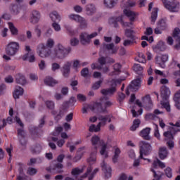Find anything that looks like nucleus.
I'll list each match as a JSON object with an SVG mask.
<instances>
[{
	"label": "nucleus",
	"instance_id": "1",
	"mask_svg": "<svg viewBox=\"0 0 180 180\" xmlns=\"http://www.w3.org/2000/svg\"><path fill=\"white\" fill-rule=\"evenodd\" d=\"M71 53V47L65 48L63 44H58L52 51L51 58L52 60H64Z\"/></svg>",
	"mask_w": 180,
	"mask_h": 180
},
{
	"label": "nucleus",
	"instance_id": "2",
	"mask_svg": "<svg viewBox=\"0 0 180 180\" xmlns=\"http://www.w3.org/2000/svg\"><path fill=\"white\" fill-rule=\"evenodd\" d=\"M75 102H77L75 97H71L68 102L63 103L59 108V112L58 114L54 117V120L58 123V121L61 120V118L63 117V116H65V113H67V110L68 109V104L74 106Z\"/></svg>",
	"mask_w": 180,
	"mask_h": 180
},
{
	"label": "nucleus",
	"instance_id": "3",
	"mask_svg": "<svg viewBox=\"0 0 180 180\" xmlns=\"http://www.w3.org/2000/svg\"><path fill=\"white\" fill-rule=\"evenodd\" d=\"M91 144L94 146V148L91 149V153L90 154L89 158L87 160L88 162L93 164L96 161V154L98 153V143L101 141L99 136L95 135L91 138Z\"/></svg>",
	"mask_w": 180,
	"mask_h": 180
},
{
	"label": "nucleus",
	"instance_id": "4",
	"mask_svg": "<svg viewBox=\"0 0 180 180\" xmlns=\"http://www.w3.org/2000/svg\"><path fill=\"white\" fill-rule=\"evenodd\" d=\"M53 51L46 46V44H39L37 46V54L41 58H51Z\"/></svg>",
	"mask_w": 180,
	"mask_h": 180
},
{
	"label": "nucleus",
	"instance_id": "5",
	"mask_svg": "<svg viewBox=\"0 0 180 180\" xmlns=\"http://www.w3.org/2000/svg\"><path fill=\"white\" fill-rule=\"evenodd\" d=\"M103 99H105V97L101 98L99 102H96L93 105L90 106L89 109L91 111L95 113H104V115L109 113V111H108V109H106V107L103 104Z\"/></svg>",
	"mask_w": 180,
	"mask_h": 180
},
{
	"label": "nucleus",
	"instance_id": "6",
	"mask_svg": "<svg viewBox=\"0 0 180 180\" xmlns=\"http://www.w3.org/2000/svg\"><path fill=\"white\" fill-rule=\"evenodd\" d=\"M151 151H153L151 144L144 141L139 142V158H143V155H150Z\"/></svg>",
	"mask_w": 180,
	"mask_h": 180
},
{
	"label": "nucleus",
	"instance_id": "7",
	"mask_svg": "<svg viewBox=\"0 0 180 180\" xmlns=\"http://www.w3.org/2000/svg\"><path fill=\"white\" fill-rule=\"evenodd\" d=\"M166 9L169 12H179L180 4L179 1L175 0H162Z\"/></svg>",
	"mask_w": 180,
	"mask_h": 180
},
{
	"label": "nucleus",
	"instance_id": "8",
	"mask_svg": "<svg viewBox=\"0 0 180 180\" xmlns=\"http://www.w3.org/2000/svg\"><path fill=\"white\" fill-rule=\"evenodd\" d=\"M19 44L17 42L9 43L6 48V53L8 56H15L19 50Z\"/></svg>",
	"mask_w": 180,
	"mask_h": 180
},
{
	"label": "nucleus",
	"instance_id": "9",
	"mask_svg": "<svg viewBox=\"0 0 180 180\" xmlns=\"http://www.w3.org/2000/svg\"><path fill=\"white\" fill-rule=\"evenodd\" d=\"M101 50H103V51H109L110 54H117L119 47L115 46V44L113 43H103Z\"/></svg>",
	"mask_w": 180,
	"mask_h": 180
},
{
	"label": "nucleus",
	"instance_id": "10",
	"mask_svg": "<svg viewBox=\"0 0 180 180\" xmlns=\"http://www.w3.org/2000/svg\"><path fill=\"white\" fill-rule=\"evenodd\" d=\"M110 86L111 87L108 89H103L101 91L102 95H104V96H113L117 91V89L116 88V83L112 82V84H110Z\"/></svg>",
	"mask_w": 180,
	"mask_h": 180
},
{
	"label": "nucleus",
	"instance_id": "11",
	"mask_svg": "<svg viewBox=\"0 0 180 180\" xmlns=\"http://www.w3.org/2000/svg\"><path fill=\"white\" fill-rule=\"evenodd\" d=\"M101 167L105 178H110V176H112V167H110L109 165H107L105 161H103L101 164Z\"/></svg>",
	"mask_w": 180,
	"mask_h": 180
},
{
	"label": "nucleus",
	"instance_id": "12",
	"mask_svg": "<svg viewBox=\"0 0 180 180\" xmlns=\"http://www.w3.org/2000/svg\"><path fill=\"white\" fill-rule=\"evenodd\" d=\"M17 134L21 146H26V140H25V137H26V131L23 129V127L18 129Z\"/></svg>",
	"mask_w": 180,
	"mask_h": 180
},
{
	"label": "nucleus",
	"instance_id": "13",
	"mask_svg": "<svg viewBox=\"0 0 180 180\" xmlns=\"http://www.w3.org/2000/svg\"><path fill=\"white\" fill-rule=\"evenodd\" d=\"M110 117V115H99L98 117V120H100V122L97 124V129H96V131H101V127L105 126L106 122H108V119Z\"/></svg>",
	"mask_w": 180,
	"mask_h": 180
},
{
	"label": "nucleus",
	"instance_id": "14",
	"mask_svg": "<svg viewBox=\"0 0 180 180\" xmlns=\"http://www.w3.org/2000/svg\"><path fill=\"white\" fill-rule=\"evenodd\" d=\"M71 64H72V63L70 61H66L62 68L63 75L65 78H68V77L70 76V74L71 72Z\"/></svg>",
	"mask_w": 180,
	"mask_h": 180
},
{
	"label": "nucleus",
	"instance_id": "15",
	"mask_svg": "<svg viewBox=\"0 0 180 180\" xmlns=\"http://www.w3.org/2000/svg\"><path fill=\"white\" fill-rule=\"evenodd\" d=\"M155 61L157 64L161 67V68H165V63L168 61V55L167 54H164L162 55L161 58L157 56L155 58Z\"/></svg>",
	"mask_w": 180,
	"mask_h": 180
},
{
	"label": "nucleus",
	"instance_id": "16",
	"mask_svg": "<svg viewBox=\"0 0 180 180\" xmlns=\"http://www.w3.org/2000/svg\"><path fill=\"white\" fill-rule=\"evenodd\" d=\"M161 91V98L163 101H168V98H169V95H171V91L166 86H162L160 89Z\"/></svg>",
	"mask_w": 180,
	"mask_h": 180
},
{
	"label": "nucleus",
	"instance_id": "17",
	"mask_svg": "<svg viewBox=\"0 0 180 180\" xmlns=\"http://www.w3.org/2000/svg\"><path fill=\"white\" fill-rule=\"evenodd\" d=\"M79 40H80L81 44H82L83 46L89 44V43H91V39H89V34L86 32H82L79 35Z\"/></svg>",
	"mask_w": 180,
	"mask_h": 180
},
{
	"label": "nucleus",
	"instance_id": "18",
	"mask_svg": "<svg viewBox=\"0 0 180 180\" xmlns=\"http://www.w3.org/2000/svg\"><path fill=\"white\" fill-rule=\"evenodd\" d=\"M40 13L36 10H33L31 15V23L36 25V23H39V20H40Z\"/></svg>",
	"mask_w": 180,
	"mask_h": 180
},
{
	"label": "nucleus",
	"instance_id": "19",
	"mask_svg": "<svg viewBox=\"0 0 180 180\" xmlns=\"http://www.w3.org/2000/svg\"><path fill=\"white\" fill-rule=\"evenodd\" d=\"M45 105L48 109H50L51 110H52L51 112V115H53V116H54V117H56V116H57L58 112H57V110H53L55 108V104H54L53 101H45Z\"/></svg>",
	"mask_w": 180,
	"mask_h": 180
},
{
	"label": "nucleus",
	"instance_id": "20",
	"mask_svg": "<svg viewBox=\"0 0 180 180\" xmlns=\"http://www.w3.org/2000/svg\"><path fill=\"white\" fill-rule=\"evenodd\" d=\"M49 18L53 22H59L61 21V15L56 11H53L49 13Z\"/></svg>",
	"mask_w": 180,
	"mask_h": 180
},
{
	"label": "nucleus",
	"instance_id": "21",
	"mask_svg": "<svg viewBox=\"0 0 180 180\" xmlns=\"http://www.w3.org/2000/svg\"><path fill=\"white\" fill-rule=\"evenodd\" d=\"M113 71L110 73L111 77L113 75H120L122 72V65L120 63H115L112 65Z\"/></svg>",
	"mask_w": 180,
	"mask_h": 180
},
{
	"label": "nucleus",
	"instance_id": "22",
	"mask_svg": "<svg viewBox=\"0 0 180 180\" xmlns=\"http://www.w3.org/2000/svg\"><path fill=\"white\" fill-rule=\"evenodd\" d=\"M64 168V165L61 163H56L53 165V174H63L64 172V170L63 169Z\"/></svg>",
	"mask_w": 180,
	"mask_h": 180
},
{
	"label": "nucleus",
	"instance_id": "23",
	"mask_svg": "<svg viewBox=\"0 0 180 180\" xmlns=\"http://www.w3.org/2000/svg\"><path fill=\"white\" fill-rule=\"evenodd\" d=\"M124 13L126 16H127L128 18H129V20L131 22H134V19H136V16H137V15H139V13L128 10V9H124Z\"/></svg>",
	"mask_w": 180,
	"mask_h": 180
},
{
	"label": "nucleus",
	"instance_id": "24",
	"mask_svg": "<svg viewBox=\"0 0 180 180\" xmlns=\"http://www.w3.org/2000/svg\"><path fill=\"white\" fill-rule=\"evenodd\" d=\"M151 131V128L147 127L143 129L140 132L141 137H143L144 140H150L151 137H150V131Z\"/></svg>",
	"mask_w": 180,
	"mask_h": 180
},
{
	"label": "nucleus",
	"instance_id": "25",
	"mask_svg": "<svg viewBox=\"0 0 180 180\" xmlns=\"http://www.w3.org/2000/svg\"><path fill=\"white\" fill-rule=\"evenodd\" d=\"M141 86V80L140 79H136L131 82V84L129 85L128 88L129 89H139Z\"/></svg>",
	"mask_w": 180,
	"mask_h": 180
},
{
	"label": "nucleus",
	"instance_id": "26",
	"mask_svg": "<svg viewBox=\"0 0 180 180\" xmlns=\"http://www.w3.org/2000/svg\"><path fill=\"white\" fill-rule=\"evenodd\" d=\"M96 12V8L93 4L86 6V13L88 16H92Z\"/></svg>",
	"mask_w": 180,
	"mask_h": 180
},
{
	"label": "nucleus",
	"instance_id": "27",
	"mask_svg": "<svg viewBox=\"0 0 180 180\" xmlns=\"http://www.w3.org/2000/svg\"><path fill=\"white\" fill-rule=\"evenodd\" d=\"M168 157V150L166 147H161L159 148V158L160 160H165Z\"/></svg>",
	"mask_w": 180,
	"mask_h": 180
},
{
	"label": "nucleus",
	"instance_id": "28",
	"mask_svg": "<svg viewBox=\"0 0 180 180\" xmlns=\"http://www.w3.org/2000/svg\"><path fill=\"white\" fill-rule=\"evenodd\" d=\"M22 60L23 61H27V60H28L29 63H34V61H36V57L34 56V54H33L32 53H27L23 55Z\"/></svg>",
	"mask_w": 180,
	"mask_h": 180
},
{
	"label": "nucleus",
	"instance_id": "29",
	"mask_svg": "<svg viewBox=\"0 0 180 180\" xmlns=\"http://www.w3.org/2000/svg\"><path fill=\"white\" fill-rule=\"evenodd\" d=\"M44 82L46 85H48V86H54L58 84V82L53 79L51 77H46L44 79Z\"/></svg>",
	"mask_w": 180,
	"mask_h": 180
},
{
	"label": "nucleus",
	"instance_id": "30",
	"mask_svg": "<svg viewBox=\"0 0 180 180\" xmlns=\"http://www.w3.org/2000/svg\"><path fill=\"white\" fill-rule=\"evenodd\" d=\"M22 95H23V88L16 86L15 90L13 94L14 99H19V97L22 96Z\"/></svg>",
	"mask_w": 180,
	"mask_h": 180
},
{
	"label": "nucleus",
	"instance_id": "31",
	"mask_svg": "<svg viewBox=\"0 0 180 180\" xmlns=\"http://www.w3.org/2000/svg\"><path fill=\"white\" fill-rule=\"evenodd\" d=\"M15 82L20 85H25L26 84V77L23 75L19 73L15 76Z\"/></svg>",
	"mask_w": 180,
	"mask_h": 180
},
{
	"label": "nucleus",
	"instance_id": "32",
	"mask_svg": "<svg viewBox=\"0 0 180 180\" xmlns=\"http://www.w3.org/2000/svg\"><path fill=\"white\" fill-rule=\"evenodd\" d=\"M43 148L41 147V145H40V143L35 144V146L32 147L30 149L31 153H32L33 154H40Z\"/></svg>",
	"mask_w": 180,
	"mask_h": 180
},
{
	"label": "nucleus",
	"instance_id": "33",
	"mask_svg": "<svg viewBox=\"0 0 180 180\" xmlns=\"http://www.w3.org/2000/svg\"><path fill=\"white\" fill-rule=\"evenodd\" d=\"M117 0H104V5L108 9H112V8H115V5H116Z\"/></svg>",
	"mask_w": 180,
	"mask_h": 180
},
{
	"label": "nucleus",
	"instance_id": "34",
	"mask_svg": "<svg viewBox=\"0 0 180 180\" xmlns=\"http://www.w3.org/2000/svg\"><path fill=\"white\" fill-rule=\"evenodd\" d=\"M134 31L129 29L125 30L126 37H127L128 39H130L131 40H136V39H137V37H136V36H134Z\"/></svg>",
	"mask_w": 180,
	"mask_h": 180
},
{
	"label": "nucleus",
	"instance_id": "35",
	"mask_svg": "<svg viewBox=\"0 0 180 180\" xmlns=\"http://www.w3.org/2000/svg\"><path fill=\"white\" fill-rule=\"evenodd\" d=\"M8 25L10 32H11V34H13V36H18V33L19 32L18 28H16L12 22H8Z\"/></svg>",
	"mask_w": 180,
	"mask_h": 180
},
{
	"label": "nucleus",
	"instance_id": "36",
	"mask_svg": "<svg viewBox=\"0 0 180 180\" xmlns=\"http://www.w3.org/2000/svg\"><path fill=\"white\" fill-rule=\"evenodd\" d=\"M158 16V8H154L153 11L151 13V22L153 25L155 23Z\"/></svg>",
	"mask_w": 180,
	"mask_h": 180
},
{
	"label": "nucleus",
	"instance_id": "37",
	"mask_svg": "<svg viewBox=\"0 0 180 180\" xmlns=\"http://www.w3.org/2000/svg\"><path fill=\"white\" fill-rule=\"evenodd\" d=\"M69 19L70 20H75V22H77V23H79L81 20H82V17L78 14H70L69 15Z\"/></svg>",
	"mask_w": 180,
	"mask_h": 180
},
{
	"label": "nucleus",
	"instance_id": "38",
	"mask_svg": "<svg viewBox=\"0 0 180 180\" xmlns=\"http://www.w3.org/2000/svg\"><path fill=\"white\" fill-rule=\"evenodd\" d=\"M140 123H141V122L139 119L134 120L133 122V125L130 127V130H131V131H136V130L139 129Z\"/></svg>",
	"mask_w": 180,
	"mask_h": 180
},
{
	"label": "nucleus",
	"instance_id": "39",
	"mask_svg": "<svg viewBox=\"0 0 180 180\" xmlns=\"http://www.w3.org/2000/svg\"><path fill=\"white\" fill-rule=\"evenodd\" d=\"M84 172V169H79L78 167L74 168L72 169L71 174L73 175V176H78V175H81Z\"/></svg>",
	"mask_w": 180,
	"mask_h": 180
},
{
	"label": "nucleus",
	"instance_id": "40",
	"mask_svg": "<svg viewBox=\"0 0 180 180\" xmlns=\"http://www.w3.org/2000/svg\"><path fill=\"white\" fill-rule=\"evenodd\" d=\"M172 36L176 41H180V29L175 28L173 31Z\"/></svg>",
	"mask_w": 180,
	"mask_h": 180
},
{
	"label": "nucleus",
	"instance_id": "41",
	"mask_svg": "<svg viewBox=\"0 0 180 180\" xmlns=\"http://www.w3.org/2000/svg\"><path fill=\"white\" fill-rule=\"evenodd\" d=\"M158 27L160 28V30H165L167 29V21L164 19H161L158 22Z\"/></svg>",
	"mask_w": 180,
	"mask_h": 180
},
{
	"label": "nucleus",
	"instance_id": "42",
	"mask_svg": "<svg viewBox=\"0 0 180 180\" xmlns=\"http://www.w3.org/2000/svg\"><path fill=\"white\" fill-rule=\"evenodd\" d=\"M143 69L141 65L134 64V71H135V72H136V74H138L139 75H141V74L143 73Z\"/></svg>",
	"mask_w": 180,
	"mask_h": 180
},
{
	"label": "nucleus",
	"instance_id": "43",
	"mask_svg": "<svg viewBox=\"0 0 180 180\" xmlns=\"http://www.w3.org/2000/svg\"><path fill=\"white\" fill-rule=\"evenodd\" d=\"M155 49H158L160 51H165L167 49V45L163 41H160L155 46Z\"/></svg>",
	"mask_w": 180,
	"mask_h": 180
},
{
	"label": "nucleus",
	"instance_id": "44",
	"mask_svg": "<svg viewBox=\"0 0 180 180\" xmlns=\"http://www.w3.org/2000/svg\"><path fill=\"white\" fill-rule=\"evenodd\" d=\"M54 44H55L54 39L49 38L46 41L45 46H46V49H49V50H51V49L54 47Z\"/></svg>",
	"mask_w": 180,
	"mask_h": 180
},
{
	"label": "nucleus",
	"instance_id": "45",
	"mask_svg": "<svg viewBox=\"0 0 180 180\" xmlns=\"http://www.w3.org/2000/svg\"><path fill=\"white\" fill-rule=\"evenodd\" d=\"M120 155V149H119V148H115V154H114V156L112 157V162H114V164H116V162H117V160L119 158Z\"/></svg>",
	"mask_w": 180,
	"mask_h": 180
},
{
	"label": "nucleus",
	"instance_id": "46",
	"mask_svg": "<svg viewBox=\"0 0 180 180\" xmlns=\"http://www.w3.org/2000/svg\"><path fill=\"white\" fill-rule=\"evenodd\" d=\"M103 83V78L96 82L92 86V89H94V91L99 89V87L102 85Z\"/></svg>",
	"mask_w": 180,
	"mask_h": 180
},
{
	"label": "nucleus",
	"instance_id": "47",
	"mask_svg": "<svg viewBox=\"0 0 180 180\" xmlns=\"http://www.w3.org/2000/svg\"><path fill=\"white\" fill-rule=\"evenodd\" d=\"M81 67V61L79 60H74L72 61V68L78 72V68Z\"/></svg>",
	"mask_w": 180,
	"mask_h": 180
},
{
	"label": "nucleus",
	"instance_id": "48",
	"mask_svg": "<svg viewBox=\"0 0 180 180\" xmlns=\"http://www.w3.org/2000/svg\"><path fill=\"white\" fill-rule=\"evenodd\" d=\"M163 136H165L167 140H174V137L175 135L169 130L164 132Z\"/></svg>",
	"mask_w": 180,
	"mask_h": 180
},
{
	"label": "nucleus",
	"instance_id": "49",
	"mask_svg": "<svg viewBox=\"0 0 180 180\" xmlns=\"http://www.w3.org/2000/svg\"><path fill=\"white\" fill-rule=\"evenodd\" d=\"M98 63L100 64L99 65V67H103V65H106L107 63H106V57L105 56H100L98 58Z\"/></svg>",
	"mask_w": 180,
	"mask_h": 180
},
{
	"label": "nucleus",
	"instance_id": "50",
	"mask_svg": "<svg viewBox=\"0 0 180 180\" xmlns=\"http://www.w3.org/2000/svg\"><path fill=\"white\" fill-rule=\"evenodd\" d=\"M107 146L106 144L102 145L101 150L100 151V154L101 155H104L105 158H108V151L106 150Z\"/></svg>",
	"mask_w": 180,
	"mask_h": 180
},
{
	"label": "nucleus",
	"instance_id": "51",
	"mask_svg": "<svg viewBox=\"0 0 180 180\" xmlns=\"http://www.w3.org/2000/svg\"><path fill=\"white\" fill-rule=\"evenodd\" d=\"M27 174L33 176V175H36L37 174V169L34 167H29L27 170Z\"/></svg>",
	"mask_w": 180,
	"mask_h": 180
},
{
	"label": "nucleus",
	"instance_id": "52",
	"mask_svg": "<svg viewBox=\"0 0 180 180\" xmlns=\"http://www.w3.org/2000/svg\"><path fill=\"white\" fill-rule=\"evenodd\" d=\"M165 174L167 178H169V179L172 178V169L169 167H167L165 169Z\"/></svg>",
	"mask_w": 180,
	"mask_h": 180
},
{
	"label": "nucleus",
	"instance_id": "53",
	"mask_svg": "<svg viewBox=\"0 0 180 180\" xmlns=\"http://www.w3.org/2000/svg\"><path fill=\"white\" fill-rule=\"evenodd\" d=\"M11 12L13 15H18L19 13V6L16 4L13 5L11 8Z\"/></svg>",
	"mask_w": 180,
	"mask_h": 180
},
{
	"label": "nucleus",
	"instance_id": "54",
	"mask_svg": "<svg viewBox=\"0 0 180 180\" xmlns=\"http://www.w3.org/2000/svg\"><path fill=\"white\" fill-rule=\"evenodd\" d=\"M162 106L166 109L167 112H171V105H169V102H164L163 101H162L160 102Z\"/></svg>",
	"mask_w": 180,
	"mask_h": 180
},
{
	"label": "nucleus",
	"instance_id": "55",
	"mask_svg": "<svg viewBox=\"0 0 180 180\" xmlns=\"http://www.w3.org/2000/svg\"><path fill=\"white\" fill-rule=\"evenodd\" d=\"M38 67L41 71L46 70V61L44 60H41L40 62L38 63Z\"/></svg>",
	"mask_w": 180,
	"mask_h": 180
},
{
	"label": "nucleus",
	"instance_id": "56",
	"mask_svg": "<svg viewBox=\"0 0 180 180\" xmlns=\"http://www.w3.org/2000/svg\"><path fill=\"white\" fill-rule=\"evenodd\" d=\"M80 74L82 77H84V78H86V77H88V75H89V70L88 69V68H84L81 70Z\"/></svg>",
	"mask_w": 180,
	"mask_h": 180
},
{
	"label": "nucleus",
	"instance_id": "57",
	"mask_svg": "<svg viewBox=\"0 0 180 180\" xmlns=\"http://www.w3.org/2000/svg\"><path fill=\"white\" fill-rule=\"evenodd\" d=\"M98 172H99V168L94 169V171L89 176V180H94V178H95V175H96Z\"/></svg>",
	"mask_w": 180,
	"mask_h": 180
},
{
	"label": "nucleus",
	"instance_id": "58",
	"mask_svg": "<svg viewBox=\"0 0 180 180\" xmlns=\"http://www.w3.org/2000/svg\"><path fill=\"white\" fill-rule=\"evenodd\" d=\"M134 43H136V39H126L123 44L125 47H127V46H131Z\"/></svg>",
	"mask_w": 180,
	"mask_h": 180
},
{
	"label": "nucleus",
	"instance_id": "59",
	"mask_svg": "<svg viewBox=\"0 0 180 180\" xmlns=\"http://www.w3.org/2000/svg\"><path fill=\"white\" fill-rule=\"evenodd\" d=\"M109 25H113L114 27H117V22L116 21V17H112L108 20Z\"/></svg>",
	"mask_w": 180,
	"mask_h": 180
},
{
	"label": "nucleus",
	"instance_id": "60",
	"mask_svg": "<svg viewBox=\"0 0 180 180\" xmlns=\"http://www.w3.org/2000/svg\"><path fill=\"white\" fill-rule=\"evenodd\" d=\"M60 68H61L60 64L57 63H52L51 70L53 72H56V71H57V70H60Z\"/></svg>",
	"mask_w": 180,
	"mask_h": 180
},
{
	"label": "nucleus",
	"instance_id": "61",
	"mask_svg": "<svg viewBox=\"0 0 180 180\" xmlns=\"http://www.w3.org/2000/svg\"><path fill=\"white\" fill-rule=\"evenodd\" d=\"M92 172V166H89L86 169V172L81 176V178H86Z\"/></svg>",
	"mask_w": 180,
	"mask_h": 180
},
{
	"label": "nucleus",
	"instance_id": "62",
	"mask_svg": "<svg viewBox=\"0 0 180 180\" xmlns=\"http://www.w3.org/2000/svg\"><path fill=\"white\" fill-rule=\"evenodd\" d=\"M178 100L179 101L180 100V90L175 94V96L174 98V102L177 103L178 108H180V105H179V103H178Z\"/></svg>",
	"mask_w": 180,
	"mask_h": 180
},
{
	"label": "nucleus",
	"instance_id": "63",
	"mask_svg": "<svg viewBox=\"0 0 180 180\" xmlns=\"http://www.w3.org/2000/svg\"><path fill=\"white\" fill-rule=\"evenodd\" d=\"M79 40L77 38H72L70 39V44L73 46H78Z\"/></svg>",
	"mask_w": 180,
	"mask_h": 180
},
{
	"label": "nucleus",
	"instance_id": "64",
	"mask_svg": "<svg viewBox=\"0 0 180 180\" xmlns=\"http://www.w3.org/2000/svg\"><path fill=\"white\" fill-rule=\"evenodd\" d=\"M17 180H31L29 176L25 175V176H17Z\"/></svg>",
	"mask_w": 180,
	"mask_h": 180
}]
</instances>
